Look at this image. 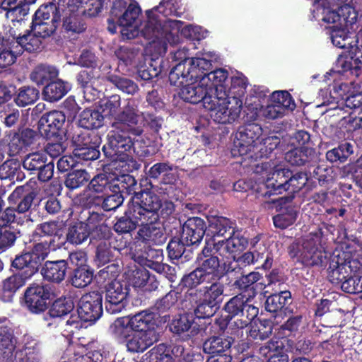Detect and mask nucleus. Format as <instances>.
Segmentation results:
<instances>
[{
    "label": "nucleus",
    "mask_w": 362,
    "mask_h": 362,
    "mask_svg": "<svg viewBox=\"0 0 362 362\" xmlns=\"http://www.w3.org/2000/svg\"><path fill=\"white\" fill-rule=\"evenodd\" d=\"M93 276V272L88 267L76 268L71 278V284L76 288L86 287L92 281Z\"/></svg>",
    "instance_id": "59"
},
{
    "label": "nucleus",
    "mask_w": 362,
    "mask_h": 362,
    "mask_svg": "<svg viewBox=\"0 0 362 362\" xmlns=\"http://www.w3.org/2000/svg\"><path fill=\"white\" fill-rule=\"evenodd\" d=\"M47 162V156L44 152H36L28 155L23 163V166L28 170H38Z\"/></svg>",
    "instance_id": "61"
},
{
    "label": "nucleus",
    "mask_w": 362,
    "mask_h": 362,
    "mask_svg": "<svg viewBox=\"0 0 362 362\" xmlns=\"http://www.w3.org/2000/svg\"><path fill=\"white\" fill-rule=\"evenodd\" d=\"M75 2L79 6V12L89 17L97 16L103 8L101 0H75Z\"/></svg>",
    "instance_id": "60"
},
{
    "label": "nucleus",
    "mask_w": 362,
    "mask_h": 362,
    "mask_svg": "<svg viewBox=\"0 0 362 362\" xmlns=\"http://www.w3.org/2000/svg\"><path fill=\"white\" fill-rule=\"evenodd\" d=\"M107 81L114 84L118 89L127 94L133 95L138 90V86L132 80L117 75L106 76Z\"/></svg>",
    "instance_id": "56"
},
{
    "label": "nucleus",
    "mask_w": 362,
    "mask_h": 362,
    "mask_svg": "<svg viewBox=\"0 0 362 362\" xmlns=\"http://www.w3.org/2000/svg\"><path fill=\"white\" fill-rule=\"evenodd\" d=\"M170 330L177 334H182L185 339H188L197 335L199 329L197 323L193 321L192 315H182L173 321Z\"/></svg>",
    "instance_id": "31"
},
{
    "label": "nucleus",
    "mask_w": 362,
    "mask_h": 362,
    "mask_svg": "<svg viewBox=\"0 0 362 362\" xmlns=\"http://www.w3.org/2000/svg\"><path fill=\"white\" fill-rule=\"evenodd\" d=\"M104 115L100 112L92 109H86L80 115L78 127L86 130L98 128L102 126Z\"/></svg>",
    "instance_id": "42"
},
{
    "label": "nucleus",
    "mask_w": 362,
    "mask_h": 362,
    "mask_svg": "<svg viewBox=\"0 0 362 362\" xmlns=\"http://www.w3.org/2000/svg\"><path fill=\"white\" fill-rule=\"evenodd\" d=\"M126 279L133 288L142 291H155L158 286V281L155 276L150 274L144 267L128 270L126 273Z\"/></svg>",
    "instance_id": "19"
},
{
    "label": "nucleus",
    "mask_w": 362,
    "mask_h": 362,
    "mask_svg": "<svg viewBox=\"0 0 362 362\" xmlns=\"http://www.w3.org/2000/svg\"><path fill=\"white\" fill-rule=\"evenodd\" d=\"M206 236L215 252L218 255L242 252L247 245V240L240 231L234 230L233 223L223 216H211L208 218Z\"/></svg>",
    "instance_id": "6"
},
{
    "label": "nucleus",
    "mask_w": 362,
    "mask_h": 362,
    "mask_svg": "<svg viewBox=\"0 0 362 362\" xmlns=\"http://www.w3.org/2000/svg\"><path fill=\"white\" fill-rule=\"evenodd\" d=\"M206 280V276L198 268L192 272L188 275L185 276L182 279L183 286L189 288L191 290L187 291L189 296L196 294L197 291H193L192 288L197 286L201 283Z\"/></svg>",
    "instance_id": "58"
},
{
    "label": "nucleus",
    "mask_w": 362,
    "mask_h": 362,
    "mask_svg": "<svg viewBox=\"0 0 362 362\" xmlns=\"http://www.w3.org/2000/svg\"><path fill=\"white\" fill-rule=\"evenodd\" d=\"M184 349L182 346H175L170 354L168 347L164 344H158L151 350V356L152 360L156 359V362H177L183 354Z\"/></svg>",
    "instance_id": "35"
},
{
    "label": "nucleus",
    "mask_w": 362,
    "mask_h": 362,
    "mask_svg": "<svg viewBox=\"0 0 362 362\" xmlns=\"http://www.w3.org/2000/svg\"><path fill=\"white\" fill-rule=\"evenodd\" d=\"M39 91L33 87H22L18 90L15 102L17 105L25 107L34 103L38 98Z\"/></svg>",
    "instance_id": "54"
},
{
    "label": "nucleus",
    "mask_w": 362,
    "mask_h": 362,
    "mask_svg": "<svg viewBox=\"0 0 362 362\" xmlns=\"http://www.w3.org/2000/svg\"><path fill=\"white\" fill-rule=\"evenodd\" d=\"M233 341V339L229 337H213L208 339L204 343L203 350L209 354H221L227 351L230 348Z\"/></svg>",
    "instance_id": "37"
},
{
    "label": "nucleus",
    "mask_w": 362,
    "mask_h": 362,
    "mask_svg": "<svg viewBox=\"0 0 362 362\" xmlns=\"http://www.w3.org/2000/svg\"><path fill=\"white\" fill-rule=\"evenodd\" d=\"M247 84L246 77L237 72L231 76L230 86L227 88L225 98H221V100L220 98L213 100L209 98L205 99V110L215 122L231 124L239 117Z\"/></svg>",
    "instance_id": "4"
},
{
    "label": "nucleus",
    "mask_w": 362,
    "mask_h": 362,
    "mask_svg": "<svg viewBox=\"0 0 362 362\" xmlns=\"http://www.w3.org/2000/svg\"><path fill=\"white\" fill-rule=\"evenodd\" d=\"M21 46L12 42H7L6 45L0 49V66L5 67L14 63L16 57L21 54Z\"/></svg>",
    "instance_id": "49"
},
{
    "label": "nucleus",
    "mask_w": 362,
    "mask_h": 362,
    "mask_svg": "<svg viewBox=\"0 0 362 362\" xmlns=\"http://www.w3.org/2000/svg\"><path fill=\"white\" fill-rule=\"evenodd\" d=\"M129 290L126 284L114 280L106 286L105 307L107 313L117 314L128 305Z\"/></svg>",
    "instance_id": "16"
},
{
    "label": "nucleus",
    "mask_w": 362,
    "mask_h": 362,
    "mask_svg": "<svg viewBox=\"0 0 362 362\" xmlns=\"http://www.w3.org/2000/svg\"><path fill=\"white\" fill-rule=\"evenodd\" d=\"M13 267L19 269V274L30 279L37 270L39 264L30 252H25L17 256L12 263Z\"/></svg>",
    "instance_id": "34"
},
{
    "label": "nucleus",
    "mask_w": 362,
    "mask_h": 362,
    "mask_svg": "<svg viewBox=\"0 0 362 362\" xmlns=\"http://www.w3.org/2000/svg\"><path fill=\"white\" fill-rule=\"evenodd\" d=\"M34 199L35 194L30 189L29 187L23 185L17 187L9 195L8 200L10 204H16L19 202L16 210L18 214L21 215L29 211Z\"/></svg>",
    "instance_id": "27"
},
{
    "label": "nucleus",
    "mask_w": 362,
    "mask_h": 362,
    "mask_svg": "<svg viewBox=\"0 0 362 362\" xmlns=\"http://www.w3.org/2000/svg\"><path fill=\"white\" fill-rule=\"evenodd\" d=\"M57 21V16L54 15L52 21H33L31 30L33 33L40 39L49 36L56 29L55 23Z\"/></svg>",
    "instance_id": "55"
},
{
    "label": "nucleus",
    "mask_w": 362,
    "mask_h": 362,
    "mask_svg": "<svg viewBox=\"0 0 362 362\" xmlns=\"http://www.w3.org/2000/svg\"><path fill=\"white\" fill-rule=\"evenodd\" d=\"M24 175L21 171V164L15 160H8L0 166V179L11 180H22Z\"/></svg>",
    "instance_id": "46"
},
{
    "label": "nucleus",
    "mask_w": 362,
    "mask_h": 362,
    "mask_svg": "<svg viewBox=\"0 0 362 362\" xmlns=\"http://www.w3.org/2000/svg\"><path fill=\"white\" fill-rule=\"evenodd\" d=\"M111 334L121 343L124 344L129 352L139 353L146 350L157 340L156 332H134L129 329L122 331V334H117L115 329L110 327Z\"/></svg>",
    "instance_id": "14"
},
{
    "label": "nucleus",
    "mask_w": 362,
    "mask_h": 362,
    "mask_svg": "<svg viewBox=\"0 0 362 362\" xmlns=\"http://www.w3.org/2000/svg\"><path fill=\"white\" fill-rule=\"evenodd\" d=\"M141 208L135 209L129 204L125 215L121 217L115 224V230L117 233H126L136 228V226L148 223L144 218L141 217Z\"/></svg>",
    "instance_id": "25"
},
{
    "label": "nucleus",
    "mask_w": 362,
    "mask_h": 362,
    "mask_svg": "<svg viewBox=\"0 0 362 362\" xmlns=\"http://www.w3.org/2000/svg\"><path fill=\"white\" fill-rule=\"evenodd\" d=\"M28 6L26 0H4L1 3L8 18H23L28 13Z\"/></svg>",
    "instance_id": "43"
},
{
    "label": "nucleus",
    "mask_w": 362,
    "mask_h": 362,
    "mask_svg": "<svg viewBox=\"0 0 362 362\" xmlns=\"http://www.w3.org/2000/svg\"><path fill=\"white\" fill-rule=\"evenodd\" d=\"M349 55H341L337 59L335 66L334 71L343 74L350 71L351 74L358 75V69H360V64H361L362 52L361 54L356 49L349 50Z\"/></svg>",
    "instance_id": "26"
},
{
    "label": "nucleus",
    "mask_w": 362,
    "mask_h": 362,
    "mask_svg": "<svg viewBox=\"0 0 362 362\" xmlns=\"http://www.w3.org/2000/svg\"><path fill=\"white\" fill-rule=\"evenodd\" d=\"M291 297V293L287 291L271 295L266 300L265 308L270 313L281 310L287 304Z\"/></svg>",
    "instance_id": "51"
},
{
    "label": "nucleus",
    "mask_w": 362,
    "mask_h": 362,
    "mask_svg": "<svg viewBox=\"0 0 362 362\" xmlns=\"http://www.w3.org/2000/svg\"><path fill=\"white\" fill-rule=\"evenodd\" d=\"M120 97L113 95L100 105L101 114L105 117H113L117 120L110 131L108 146L115 155L120 156L129 151L142 133L143 115L134 107L131 101L119 113L121 105Z\"/></svg>",
    "instance_id": "2"
},
{
    "label": "nucleus",
    "mask_w": 362,
    "mask_h": 362,
    "mask_svg": "<svg viewBox=\"0 0 362 362\" xmlns=\"http://www.w3.org/2000/svg\"><path fill=\"white\" fill-rule=\"evenodd\" d=\"M251 296L240 293L232 298L226 305L224 309L231 317L242 316L246 319H238L234 322L238 328L242 329L258 314V309L250 304Z\"/></svg>",
    "instance_id": "13"
},
{
    "label": "nucleus",
    "mask_w": 362,
    "mask_h": 362,
    "mask_svg": "<svg viewBox=\"0 0 362 362\" xmlns=\"http://www.w3.org/2000/svg\"><path fill=\"white\" fill-rule=\"evenodd\" d=\"M255 172L256 174H259L263 186L267 189L266 192H259V195L262 197L281 194L285 187L286 177L291 175V171L289 169L275 162L257 164Z\"/></svg>",
    "instance_id": "11"
},
{
    "label": "nucleus",
    "mask_w": 362,
    "mask_h": 362,
    "mask_svg": "<svg viewBox=\"0 0 362 362\" xmlns=\"http://www.w3.org/2000/svg\"><path fill=\"white\" fill-rule=\"evenodd\" d=\"M279 143L278 137L264 136L261 126L250 123L240 127L235 132L231 153L235 157H244L245 160H257L267 157Z\"/></svg>",
    "instance_id": "5"
},
{
    "label": "nucleus",
    "mask_w": 362,
    "mask_h": 362,
    "mask_svg": "<svg viewBox=\"0 0 362 362\" xmlns=\"http://www.w3.org/2000/svg\"><path fill=\"white\" fill-rule=\"evenodd\" d=\"M90 235V227L86 223L78 222L69 228L66 240L73 245H81Z\"/></svg>",
    "instance_id": "44"
},
{
    "label": "nucleus",
    "mask_w": 362,
    "mask_h": 362,
    "mask_svg": "<svg viewBox=\"0 0 362 362\" xmlns=\"http://www.w3.org/2000/svg\"><path fill=\"white\" fill-rule=\"evenodd\" d=\"M270 100L276 105L280 106L284 112L286 109L293 110L295 107L291 95L286 90L274 91L271 95Z\"/></svg>",
    "instance_id": "63"
},
{
    "label": "nucleus",
    "mask_w": 362,
    "mask_h": 362,
    "mask_svg": "<svg viewBox=\"0 0 362 362\" xmlns=\"http://www.w3.org/2000/svg\"><path fill=\"white\" fill-rule=\"evenodd\" d=\"M89 190L99 194L98 197H104L110 192L117 190V185L110 182L105 174L94 177L88 185Z\"/></svg>",
    "instance_id": "41"
},
{
    "label": "nucleus",
    "mask_w": 362,
    "mask_h": 362,
    "mask_svg": "<svg viewBox=\"0 0 362 362\" xmlns=\"http://www.w3.org/2000/svg\"><path fill=\"white\" fill-rule=\"evenodd\" d=\"M112 6L111 16L117 19L118 25L121 27V35L124 40L134 39L139 35L142 36L148 42L145 48L147 54L152 57V59H157L165 54V42H175L176 40V32L177 31V22H172L173 30L168 35L167 40H160V30L154 23L153 28L148 29L149 35L146 34L145 25L150 20L145 12V18H139L141 13V8L139 4L134 0H112Z\"/></svg>",
    "instance_id": "1"
},
{
    "label": "nucleus",
    "mask_w": 362,
    "mask_h": 362,
    "mask_svg": "<svg viewBox=\"0 0 362 362\" xmlns=\"http://www.w3.org/2000/svg\"><path fill=\"white\" fill-rule=\"evenodd\" d=\"M73 308L74 304L70 299L59 298L52 304L49 313L52 317H60L69 313Z\"/></svg>",
    "instance_id": "62"
},
{
    "label": "nucleus",
    "mask_w": 362,
    "mask_h": 362,
    "mask_svg": "<svg viewBox=\"0 0 362 362\" xmlns=\"http://www.w3.org/2000/svg\"><path fill=\"white\" fill-rule=\"evenodd\" d=\"M130 204L135 209L141 208V217L148 223H155L158 220V211L161 206L159 197L150 192H142L136 194L132 199Z\"/></svg>",
    "instance_id": "17"
},
{
    "label": "nucleus",
    "mask_w": 362,
    "mask_h": 362,
    "mask_svg": "<svg viewBox=\"0 0 362 362\" xmlns=\"http://www.w3.org/2000/svg\"><path fill=\"white\" fill-rule=\"evenodd\" d=\"M154 315L148 310H143L135 315L117 318L110 325L117 334L129 329L134 332H156L153 330Z\"/></svg>",
    "instance_id": "12"
},
{
    "label": "nucleus",
    "mask_w": 362,
    "mask_h": 362,
    "mask_svg": "<svg viewBox=\"0 0 362 362\" xmlns=\"http://www.w3.org/2000/svg\"><path fill=\"white\" fill-rule=\"evenodd\" d=\"M71 85L62 80L47 84L43 89V98L49 102H54L62 98L70 90Z\"/></svg>",
    "instance_id": "36"
},
{
    "label": "nucleus",
    "mask_w": 362,
    "mask_h": 362,
    "mask_svg": "<svg viewBox=\"0 0 362 362\" xmlns=\"http://www.w3.org/2000/svg\"><path fill=\"white\" fill-rule=\"evenodd\" d=\"M32 220L28 216L22 217L20 214H16L13 208L8 207L4 211L0 214V227H3L8 223H16L18 225L30 223Z\"/></svg>",
    "instance_id": "57"
},
{
    "label": "nucleus",
    "mask_w": 362,
    "mask_h": 362,
    "mask_svg": "<svg viewBox=\"0 0 362 362\" xmlns=\"http://www.w3.org/2000/svg\"><path fill=\"white\" fill-rule=\"evenodd\" d=\"M214 250L215 251L210 242L206 241V245L197 258V268L206 276L210 275L219 276L220 261L217 257L214 255Z\"/></svg>",
    "instance_id": "23"
},
{
    "label": "nucleus",
    "mask_w": 362,
    "mask_h": 362,
    "mask_svg": "<svg viewBox=\"0 0 362 362\" xmlns=\"http://www.w3.org/2000/svg\"><path fill=\"white\" fill-rule=\"evenodd\" d=\"M14 44L21 46V54L23 50L29 52L37 51L40 48L42 40L35 35L32 30H27L21 37H18L17 40H13Z\"/></svg>",
    "instance_id": "47"
},
{
    "label": "nucleus",
    "mask_w": 362,
    "mask_h": 362,
    "mask_svg": "<svg viewBox=\"0 0 362 362\" xmlns=\"http://www.w3.org/2000/svg\"><path fill=\"white\" fill-rule=\"evenodd\" d=\"M332 44L341 49H354L356 47V40L350 35L349 28L338 25H330L327 28Z\"/></svg>",
    "instance_id": "29"
},
{
    "label": "nucleus",
    "mask_w": 362,
    "mask_h": 362,
    "mask_svg": "<svg viewBox=\"0 0 362 362\" xmlns=\"http://www.w3.org/2000/svg\"><path fill=\"white\" fill-rule=\"evenodd\" d=\"M206 226L203 219L194 217L188 219L182 227V239L186 245L199 244L205 233Z\"/></svg>",
    "instance_id": "24"
},
{
    "label": "nucleus",
    "mask_w": 362,
    "mask_h": 362,
    "mask_svg": "<svg viewBox=\"0 0 362 362\" xmlns=\"http://www.w3.org/2000/svg\"><path fill=\"white\" fill-rule=\"evenodd\" d=\"M259 353L267 358L268 362H288L283 341L272 339L259 349Z\"/></svg>",
    "instance_id": "28"
},
{
    "label": "nucleus",
    "mask_w": 362,
    "mask_h": 362,
    "mask_svg": "<svg viewBox=\"0 0 362 362\" xmlns=\"http://www.w3.org/2000/svg\"><path fill=\"white\" fill-rule=\"evenodd\" d=\"M103 298L93 291L84 294L80 299L77 315H71L65 323V332L74 335L78 330L88 327V322H95L102 315Z\"/></svg>",
    "instance_id": "8"
},
{
    "label": "nucleus",
    "mask_w": 362,
    "mask_h": 362,
    "mask_svg": "<svg viewBox=\"0 0 362 362\" xmlns=\"http://www.w3.org/2000/svg\"><path fill=\"white\" fill-rule=\"evenodd\" d=\"M354 263V262H352ZM329 279L332 284H339L347 279L349 275L352 272L351 262H334V259L332 263L329 267Z\"/></svg>",
    "instance_id": "40"
},
{
    "label": "nucleus",
    "mask_w": 362,
    "mask_h": 362,
    "mask_svg": "<svg viewBox=\"0 0 362 362\" xmlns=\"http://www.w3.org/2000/svg\"><path fill=\"white\" fill-rule=\"evenodd\" d=\"M341 128L351 132L362 127V104L352 110L347 117H344L339 122Z\"/></svg>",
    "instance_id": "50"
},
{
    "label": "nucleus",
    "mask_w": 362,
    "mask_h": 362,
    "mask_svg": "<svg viewBox=\"0 0 362 362\" xmlns=\"http://www.w3.org/2000/svg\"><path fill=\"white\" fill-rule=\"evenodd\" d=\"M216 60L214 52H204L172 69L169 74L170 83L179 88V96L184 101L193 104L202 101L204 107V98L209 95L206 86L202 84V73L209 71Z\"/></svg>",
    "instance_id": "3"
},
{
    "label": "nucleus",
    "mask_w": 362,
    "mask_h": 362,
    "mask_svg": "<svg viewBox=\"0 0 362 362\" xmlns=\"http://www.w3.org/2000/svg\"><path fill=\"white\" fill-rule=\"evenodd\" d=\"M182 6V0H161L158 6L147 10V14L150 18L144 28L147 35L151 33L148 29L153 28L154 23H156L160 33H160V40H167V35L173 30L171 23H178L176 40L175 42H165V52L168 50V45H176L180 41L179 32L181 26H182V23L180 21L172 20L169 17L180 16L183 13Z\"/></svg>",
    "instance_id": "7"
},
{
    "label": "nucleus",
    "mask_w": 362,
    "mask_h": 362,
    "mask_svg": "<svg viewBox=\"0 0 362 362\" xmlns=\"http://www.w3.org/2000/svg\"><path fill=\"white\" fill-rule=\"evenodd\" d=\"M202 84L206 86L209 95H206L204 100L209 98L213 100L215 98H223L227 95L226 82L228 77V73L226 69H218L208 74L202 71Z\"/></svg>",
    "instance_id": "18"
},
{
    "label": "nucleus",
    "mask_w": 362,
    "mask_h": 362,
    "mask_svg": "<svg viewBox=\"0 0 362 362\" xmlns=\"http://www.w3.org/2000/svg\"><path fill=\"white\" fill-rule=\"evenodd\" d=\"M28 279L23 274L19 273L4 279L0 284V300L4 302L11 301L15 293L25 285Z\"/></svg>",
    "instance_id": "30"
},
{
    "label": "nucleus",
    "mask_w": 362,
    "mask_h": 362,
    "mask_svg": "<svg viewBox=\"0 0 362 362\" xmlns=\"http://www.w3.org/2000/svg\"><path fill=\"white\" fill-rule=\"evenodd\" d=\"M50 296L49 288L41 284H33L25 292V301L29 310L40 313L47 308V300Z\"/></svg>",
    "instance_id": "20"
},
{
    "label": "nucleus",
    "mask_w": 362,
    "mask_h": 362,
    "mask_svg": "<svg viewBox=\"0 0 362 362\" xmlns=\"http://www.w3.org/2000/svg\"><path fill=\"white\" fill-rule=\"evenodd\" d=\"M16 343L11 323L7 318L0 319V355L4 362H39L36 347L26 346L15 351Z\"/></svg>",
    "instance_id": "9"
},
{
    "label": "nucleus",
    "mask_w": 362,
    "mask_h": 362,
    "mask_svg": "<svg viewBox=\"0 0 362 362\" xmlns=\"http://www.w3.org/2000/svg\"><path fill=\"white\" fill-rule=\"evenodd\" d=\"M290 254L306 266L323 267L327 260L320 233H310L293 243L290 247Z\"/></svg>",
    "instance_id": "10"
},
{
    "label": "nucleus",
    "mask_w": 362,
    "mask_h": 362,
    "mask_svg": "<svg viewBox=\"0 0 362 362\" xmlns=\"http://www.w3.org/2000/svg\"><path fill=\"white\" fill-rule=\"evenodd\" d=\"M90 179L86 170H76L69 173L65 180V185L69 189H76Z\"/></svg>",
    "instance_id": "64"
},
{
    "label": "nucleus",
    "mask_w": 362,
    "mask_h": 362,
    "mask_svg": "<svg viewBox=\"0 0 362 362\" xmlns=\"http://www.w3.org/2000/svg\"><path fill=\"white\" fill-rule=\"evenodd\" d=\"M67 269L64 260L47 261L41 269L43 277L50 281L61 282L64 280Z\"/></svg>",
    "instance_id": "32"
},
{
    "label": "nucleus",
    "mask_w": 362,
    "mask_h": 362,
    "mask_svg": "<svg viewBox=\"0 0 362 362\" xmlns=\"http://www.w3.org/2000/svg\"><path fill=\"white\" fill-rule=\"evenodd\" d=\"M353 152L352 145L349 142H345L341 144L337 148L328 151L326 153V158L332 163L338 160L344 162Z\"/></svg>",
    "instance_id": "53"
},
{
    "label": "nucleus",
    "mask_w": 362,
    "mask_h": 362,
    "mask_svg": "<svg viewBox=\"0 0 362 362\" xmlns=\"http://www.w3.org/2000/svg\"><path fill=\"white\" fill-rule=\"evenodd\" d=\"M252 320L247 332L248 336L253 339L264 340L267 339L273 331L272 322L267 320H254V318Z\"/></svg>",
    "instance_id": "39"
},
{
    "label": "nucleus",
    "mask_w": 362,
    "mask_h": 362,
    "mask_svg": "<svg viewBox=\"0 0 362 362\" xmlns=\"http://www.w3.org/2000/svg\"><path fill=\"white\" fill-rule=\"evenodd\" d=\"M132 259L134 261L144 267H148L159 274H163L169 271L170 267L168 264H163V260H153L148 259V257H144V256L139 254V252H136L133 254Z\"/></svg>",
    "instance_id": "52"
},
{
    "label": "nucleus",
    "mask_w": 362,
    "mask_h": 362,
    "mask_svg": "<svg viewBox=\"0 0 362 362\" xmlns=\"http://www.w3.org/2000/svg\"><path fill=\"white\" fill-rule=\"evenodd\" d=\"M80 11L75 0H59L55 16L57 20L62 18L63 27L66 30L81 33L85 28L81 21L83 14Z\"/></svg>",
    "instance_id": "15"
},
{
    "label": "nucleus",
    "mask_w": 362,
    "mask_h": 362,
    "mask_svg": "<svg viewBox=\"0 0 362 362\" xmlns=\"http://www.w3.org/2000/svg\"><path fill=\"white\" fill-rule=\"evenodd\" d=\"M103 347L88 351L85 355L74 354L71 358L62 357L59 362H102L106 357Z\"/></svg>",
    "instance_id": "48"
},
{
    "label": "nucleus",
    "mask_w": 362,
    "mask_h": 362,
    "mask_svg": "<svg viewBox=\"0 0 362 362\" xmlns=\"http://www.w3.org/2000/svg\"><path fill=\"white\" fill-rule=\"evenodd\" d=\"M223 291L224 286L221 283H213L210 286H204L199 290L200 298L218 308L223 300Z\"/></svg>",
    "instance_id": "38"
},
{
    "label": "nucleus",
    "mask_w": 362,
    "mask_h": 362,
    "mask_svg": "<svg viewBox=\"0 0 362 362\" xmlns=\"http://www.w3.org/2000/svg\"><path fill=\"white\" fill-rule=\"evenodd\" d=\"M66 117L61 111H52L43 115L38 122V129L42 136L50 138L58 134L62 128Z\"/></svg>",
    "instance_id": "22"
},
{
    "label": "nucleus",
    "mask_w": 362,
    "mask_h": 362,
    "mask_svg": "<svg viewBox=\"0 0 362 362\" xmlns=\"http://www.w3.org/2000/svg\"><path fill=\"white\" fill-rule=\"evenodd\" d=\"M141 227L138 235L139 238L148 245H162L165 241V236L163 229L157 227L154 223L140 225Z\"/></svg>",
    "instance_id": "33"
},
{
    "label": "nucleus",
    "mask_w": 362,
    "mask_h": 362,
    "mask_svg": "<svg viewBox=\"0 0 362 362\" xmlns=\"http://www.w3.org/2000/svg\"><path fill=\"white\" fill-rule=\"evenodd\" d=\"M57 76L58 70L55 67L50 65L40 64L33 70L30 78L37 85H42Z\"/></svg>",
    "instance_id": "45"
},
{
    "label": "nucleus",
    "mask_w": 362,
    "mask_h": 362,
    "mask_svg": "<svg viewBox=\"0 0 362 362\" xmlns=\"http://www.w3.org/2000/svg\"><path fill=\"white\" fill-rule=\"evenodd\" d=\"M311 12L315 20H322L326 23L333 24L332 25H343L339 8L333 6L332 4H329L326 0H315Z\"/></svg>",
    "instance_id": "21"
}]
</instances>
